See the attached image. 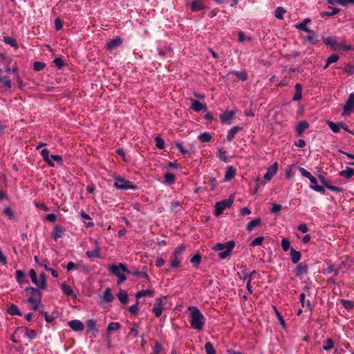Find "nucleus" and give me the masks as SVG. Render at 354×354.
<instances>
[{
  "label": "nucleus",
  "mask_w": 354,
  "mask_h": 354,
  "mask_svg": "<svg viewBox=\"0 0 354 354\" xmlns=\"http://www.w3.org/2000/svg\"><path fill=\"white\" fill-rule=\"evenodd\" d=\"M308 270V266L303 263H299L297 266L295 270V274L298 277L301 276L304 274H306Z\"/></svg>",
  "instance_id": "obj_27"
},
{
  "label": "nucleus",
  "mask_w": 354,
  "mask_h": 354,
  "mask_svg": "<svg viewBox=\"0 0 354 354\" xmlns=\"http://www.w3.org/2000/svg\"><path fill=\"white\" fill-rule=\"evenodd\" d=\"M252 39L249 36H247L245 35V33L243 32V31H240L239 32V41L240 42H243V41H251Z\"/></svg>",
  "instance_id": "obj_60"
},
{
  "label": "nucleus",
  "mask_w": 354,
  "mask_h": 354,
  "mask_svg": "<svg viewBox=\"0 0 354 354\" xmlns=\"http://www.w3.org/2000/svg\"><path fill=\"white\" fill-rule=\"evenodd\" d=\"M286 10L282 7H278L274 11V17L277 19H282L283 18V15L285 14Z\"/></svg>",
  "instance_id": "obj_45"
},
{
  "label": "nucleus",
  "mask_w": 354,
  "mask_h": 354,
  "mask_svg": "<svg viewBox=\"0 0 354 354\" xmlns=\"http://www.w3.org/2000/svg\"><path fill=\"white\" fill-rule=\"evenodd\" d=\"M129 312L132 314V315H136L139 310V307H138V300H136V303L131 306H129Z\"/></svg>",
  "instance_id": "obj_62"
},
{
  "label": "nucleus",
  "mask_w": 354,
  "mask_h": 354,
  "mask_svg": "<svg viewBox=\"0 0 354 354\" xmlns=\"http://www.w3.org/2000/svg\"><path fill=\"white\" fill-rule=\"evenodd\" d=\"M354 111V93H351L343 106L342 115L348 116Z\"/></svg>",
  "instance_id": "obj_7"
},
{
  "label": "nucleus",
  "mask_w": 354,
  "mask_h": 354,
  "mask_svg": "<svg viewBox=\"0 0 354 354\" xmlns=\"http://www.w3.org/2000/svg\"><path fill=\"white\" fill-rule=\"evenodd\" d=\"M129 274L133 275V276H136L139 278H143V279H146V281H149V280H150L148 274H147V272H140L139 270L129 271Z\"/></svg>",
  "instance_id": "obj_36"
},
{
  "label": "nucleus",
  "mask_w": 354,
  "mask_h": 354,
  "mask_svg": "<svg viewBox=\"0 0 354 354\" xmlns=\"http://www.w3.org/2000/svg\"><path fill=\"white\" fill-rule=\"evenodd\" d=\"M109 270L112 275L116 276L118 278V283H123L126 281L127 277L124 272H129V270L127 268L126 266L122 263L110 265L109 266Z\"/></svg>",
  "instance_id": "obj_2"
},
{
  "label": "nucleus",
  "mask_w": 354,
  "mask_h": 354,
  "mask_svg": "<svg viewBox=\"0 0 354 354\" xmlns=\"http://www.w3.org/2000/svg\"><path fill=\"white\" fill-rule=\"evenodd\" d=\"M164 183L167 185H172L175 183V176L170 172H167L164 176Z\"/></svg>",
  "instance_id": "obj_37"
},
{
  "label": "nucleus",
  "mask_w": 354,
  "mask_h": 354,
  "mask_svg": "<svg viewBox=\"0 0 354 354\" xmlns=\"http://www.w3.org/2000/svg\"><path fill=\"white\" fill-rule=\"evenodd\" d=\"M281 247L283 251L287 252L290 248V241L286 238H283L281 240Z\"/></svg>",
  "instance_id": "obj_58"
},
{
  "label": "nucleus",
  "mask_w": 354,
  "mask_h": 354,
  "mask_svg": "<svg viewBox=\"0 0 354 354\" xmlns=\"http://www.w3.org/2000/svg\"><path fill=\"white\" fill-rule=\"evenodd\" d=\"M154 295V291L152 290H142L140 291H138L136 293V300H139L140 298L142 297L149 296L150 297H152Z\"/></svg>",
  "instance_id": "obj_22"
},
{
  "label": "nucleus",
  "mask_w": 354,
  "mask_h": 354,
  "mask_svg": "<svg viewBox=\"0 0 354 354\" xmlns=\"http://www.w3.org/2000/svg\"><path fill=\"white\" fill-rule=\"evenodd\" d=\"M324 43L327 45L330 46L334 50H336L337 48L336 46V38L333 37H328L324 39Z\"/></svg>",
  "instance_id": "obj_32"
},
{
  "label": "nucleus",
  "mask_w": 354,
  "mask_h": 354,
  "mask_svg": "<svg viewBox=\"0 0 354 354\" xmlns=\"http://www.w3.org/2000/svg\"><path fill=\"white\" fill-rule=\"evenodd\" d=\"M190 261L194 267H196L201 262V257L199 254H196L192 257V259H190Z\"/></svg>",
  "instance_id": "obj_50"
},
{
  "label": "nucleus",
  "mask_w": 354,
  "mask_h": 354,
  "mask_svg": "<svg viewBox=\"0 0 354 354\" xmlns=\"http://www.w3.org/2000/svg\"><path fill=\"white\" fill-rule=\"evenodd\" d=\"M233 203L234 198L232 196H230L227 199H224L217 202L215 205L214 215L216 216H219L223 212L224 210H225L227 208H230L233 204Z\"/></svg>",
  "instance_id": "obj_4"
},
{
  "label": "nucleus",
  "mask_w": 354,
  "mask_h": 354,
  "mask_svg": "<svg viewBox=\"0 0 354 354\" xmlns=\"http://www.w3.org/2000/svg\"><path fill=\"white\" fill-rule=\"evenodd\" d=\"M122 41L120 37H116L109 42L107 43L106 47L109 50L116 49L121 44Z\"/></svg>",
  "instance_id": "obj_16"
},
{
  "label": "nucleus",
  "mask_w": 354,
  "mask_h": 354,
  "mask_svg": "<svg viewBox=\"0 0 354 354\" xmlns=\"http://www.w3.org/2000/svg\"><path fill=\"white\" fill-rule=\"evenodd\" d=\"M339 175L346 179H350L354 176V169L346 167L344 170H342L339 173Z\"/></svg>",
  "instance_id": "obj_21"
},
{
  "label": "nucleus",
  "mask_w": 354,
  "mask_h": 354,
  "mask_svg": "<svg viewBox=\"0 0 354 354\" xmlns=\"http://www.w3.org/2000/svg\"><path fill=\"white\" fill-rule=\"evenodd\" d=\"M163 304H162V298H156L154 306L152 308V312L154 313L156 317H159L162 313Z\"/></svg>",
  "instance_id": "obj_8"
},
{
  "label": "nucleus",
  "mask_w": 354,
  "mask_h": 354,
  "mask_svg": "<svg viewBox=\"0 0 354 354\" xmlns=\"http://www.w3.org/2000/svg\"><path fill=\"white\" fill-rule=\"evenodd\" d=\"M278 169V163L274 162L268 169L266 173L264 174V179L267 181H270L272 177L276 174Z\"/></svg>",
  "instance_id": "obj_11"
},
{
  "label": "nucleus",
  "mask_w": 354,
  "mask_h": 354,
  "mask_svg": "<svg viewBox=\"0 0 354 354\" xmlns=\"http://www.w3.org/2000/svg\"><path fill=\"white\" fill-rule=\"evenodd\" d=\"M310 35L306 38L307 41L311 44H315L317 41V37L315 32L312 30V32H308Z\"/></svg>",
  "instance_id": "obj_52"
},
{
  "label": "nucleus",
  "mask_w": 354,
  "mask_h": 354,
  "mask_svg": "<svg viewBox=\"0 0 354 354\" xmlns=\"http://www.w3.org/2000/svg\"><path fill=\"white\" fill-rule=\"evenodd\" d=\"M115 182L113 185L118 189L128 190V189H136V186L130 181L125 180L116 176L114 177Z\"/></svg>",
  "instance_id": "obj_6"
},
{
  "label": "nucleus",
  "mask_w": 354,
  "mask_h": 354,
  "mask_svg": "<svg viewBox=\"0 0 354 354\" xmlns=\"http://www.w3.org/2000/svg\"><path fill=\"white\" fill-rule=\"evenodd\" d=\"M156 146L158 149H162L165 147V141L159 136L155 138Z\"/></svg>",
  "instance_id": "obj_57"
},
{
  "label": "nucleus",
  "mask_w": 354,
  "mask_h": 354,
  "mask_svg": "<svg viewBox=\"0 0 354 354\" xmlns=\"http://www.w3.org/2000/svg\"><path fill=\"white\" fill-rule=\"evenodd\" d=\"M191 101H192L191 109L193 111H194L196 112H199L202 110L207 111V107L205 106V105H204L199 101H198L196 100H194V99H192Z\"/></svg>",
  "instance_id": "obj_14"
},
{
  "label": "nucleus",
  "mask_w": 354,
  "mask_h": 354,
  "mask_svg": "<svg viewBox=\"0 0 354 354\" xmlns=\"http://www.w3.org/2000/svg\"><path fill=\"white\" fill-rule=\"evenodd\" d=\"M341 303L344 308L347 310H351L354 306V302L350 300L342 299Z\"/></svg>",
  "instance_id": "obj_55"
},
{
  "label": "nucleus",
  "mask_w": 354,
  "mask_h": 354,
  "mask_svg": "<svg viewBox=\"0 0 354 354\" xmlns=\"http://www.w3.org/2000/svg\"><path fill=\"white\" fill-rule=\"evenodd\" d=\"M86 255L88 258L100 257V249L98 248H96L95 250H93L92 251H87L86 252Z\"/></svg>",
  "instance_id": "obj_47"
},
{
  "label": "nucleus",
  "mask_w": 354,
  "mask_h": 354,
  "mask_svg": "<svg viewBox=\"0 0 354 354\" xmlns=\"http://www.w3.org/2000/svg\"><path fill=\"white\" fill-rule=\"evenodd\" d=\"M260 222H261V219L259 218H257L250 221L247 225V227H246L247 230L248 232L252 231L254 227H256L257 226H258L260 224Z\"/></svg>",
  "instance_id": "obj_35"
},
{
  "label": "nucleus",
  "mask_w": 354,
  "mask_h": 354,
  "mask_svg": "<svg viewBox=\"0 0 354 354\" xmlns=\"http://www.w3.org/2000/svg\"><path fill=\"white\" fill-rule=\"evenodd\" d=\"M234 111H227L220 115V119L223 123L230 124L234 119Z\"/></svg>",
  "instance_id": "obj_12"
},
{
  "label": "nucleus",
  "mask_w": 354,
  "mask_h": 354,
  "mask_svg": "<svg viewBox=\"0 0 354 354\" xmlns=\"http://www.w3.org/2000/svg\"><path fill=\"white\" fill-rule=\"evenodd\" d=\"M117 297L120 301L123 304H127L129 301L128 294L123 290L119 291Z\"/></svg>",
  "instance_id": "obj_30"
},
{
  "label": "nucleus",
  "mask_w": 354,
  "mask_h": 354,
  "mask_svg": "<svg viewBox=\"0 0 354 354\" xmlns=\"http://www.w3.org/2000/svg\"><path fill=\"white\" fill-rule=\"evenodd\" d=\"M301 257V252L295 250L293 248H290V259L293 263H297Z\"/></svg>",
  "instance_id": "obj_23"
},
{
  "label": "nucleus",
  "mask_w": 354,
  "mask_h": 354,
  "mask_svg": "<svg viewBox=\"0 0 354 354\" xmlns=\"http://www.w3.org/2000/svg\"><path fill=\"white\" fill-rule=\"evenodd\" d=\"M232 73L235 75L237 78L242 81H245L248 78L247 74L245 72L234 71Z\"/></svg>",
  "instance_id": "obj_51"
},
{
  "label": "nucleus",
  "mask_w": 354,
  "mask_h": 354,
  "mask_svg": "<svg viewBox=\"0 0 354 354\" xmlns=\"http://www.w3.org/2000/svg\"><path fill=\"white\" fill-rule=\"evenodd\" d=\"M234 246L235 242L234 241H229L225 243H218L216 244L213 247V250L216 252L221 251V252L218 253V257L221 259H224L230 254Z\"/></svg>",
  "instance_id": "obj_3"
},
{
  "label": "nucleus",
  "mask_w": 354,
  "mask_h": 354,
  "mask_svg": "<svg viewBox=\"0 0 354 354\" xmlns=\"http://www.w3.org/2000/svg\"><path fill=\"white\" fill-rule=\"evenodd\" d=\"M241 129V128L239 127H237V126H235L234 127H232V129H230L228 132H227V137H226V139L227 141L230 142L232 141L236 133Z\"/></svg>",
  "instance_id": "obj_31"
},
{
  "label": "nucleus",
  "mask_w": 354,
  "mask_h": 354,
  "mask_svg": "<svg viewBox=\"0 0 354 354\" xmlns=\"http://www.w3.org/2000/svg\"><path fill=\"white\" fill-rule=\"evenodd\" d=\"M121 328V325L119 322H111L107 326V330L109 332L113 330H118Z\"/></svg>",
  "instance_id": "obj_48"
},
{
  "label": "nucleus",
  "mask_w": 354,
  "mask_h": 354,
  "mask_svg": "<svg viewBox=\"0 0 354 354\" xmlns=\"http://www.w3.org/2000/svg\"><path fill=\"white\" fill-rule=\"evenodd\" d=\"M309 124L306 121L299 122L296 126V132L298 136H301L303 135L304 132L308 129Z\"/></svg>",
  "instance_id": "obj_15"
},
{
  "label": "nucleus",
  "mask_w": 354,
  "mask_h": 354,
  "mask_svg": "<svg viewBox=\"0 0 354 354\" xmlns=\"http://www.w3.org/2000/svg\"><path fill=\"white\" fill-rule=\"evenodd\" d=\"M205 350L207 354H216V351L210 342L205 344Z\"/></svg>",
  "instance_id": "obj_44"
},
{
  "label": "nucleus",
  "mask_w": 354,
  "mask_h": 354,
  "mask_svg": "<svg viewBox=\"0 0 354 354\" xmlns=\"http://www.w3.org/2000/svg\"><path fill=\"white\" fill-rule=\"evenodd\" d=\"M205 8V6L201 1H199L198 0H194L192 2V6H191V10L192 12H198V11H200V10H203Z\"/></svg>",
  "instance_id": "obj_18"
},
{
  "label": "nucleus",
  "mask_w": 354,
  "mask_h": 354,
  "mask_svg": "<svg viewBox=\"0 0 354 354\" xmlns=\"http://www.w3.org/2000/svg\"><path fill=\"white\" fill-rule=\"evenodd\" d=\"M185 247L184 245H180L177 247L172 254V260L171 261V266L174 268H178L181 266L182 258L180 257L183 252L185 251Z\"/></svg>",
  "instance_id": "obj_5"
},
{
  "label": "nucleus",
  "mask_w": 354,
  "mask_h": 354,
  "mask_svg": "<svg viewBox=\"0 0 354 354\" xmlns=\"http://www.w3.org/2000/svg\"><path fill=\"white\" fill-rule=\"evenodd\" d=\"M25 335L30 339H33L36 337V333L34 330L26 328Z\"/></svg>",
  "instance_id": "obj_61"
},
{
  "label": "nucleus",
  "mask_w": 354,
  "mask_h": 354,
  "mask_svg": "<svg viewBox=\"0 0 354 354\" xmlns=\"http://www.w3.org/2000/svg\"><path fill=\"white\" fill-rule=\"evenodd\" d=\"M8 313L10 315H18V316H21L22 314L21 313V311L19 310V308L17 307V305L12 304H11L9 308H8Z\"/></svg>",
  "instance_id": "obj_28"
},
{
  "label": "nucleus",
  "mask_w": 354,
  "mask_h": 354,
  "mask_svg": "<svg viewBox=\"0 0 354 354\" xmlns=\"http://www.w3.org/2000/svg\"><path fill=\"white\" fill-rule=\"evenodd\" d=\"M40 278V283L39 285V288L46 290L47 288V280H46V276L45 273L41 272L39 274Z\"/></svg>",
  "instance_id": "obj_40"
},
{
  "label": "nucleus",
  "mask_w": 354,
  "mask_h": 354,
  "mask_svg": "<svg viewBox=\"0 0 354 354\" xmlns=\"http://www.w3.org/2000/svg\"><path fill=\"white\" fill-rule=\"evenodd\" d=\"M41 156L43 158L44 160L46 162L50 167H54L55 163L50 159V156L49 155V151L47 149H43L41 151Z\"/></svg>",
  "instance_id": "obj_20"
},
{
  "label": "nucleus",
  "mask_w": 354,
  "mask_h": 354,
  "mask_svg": "<svg viewBox=\"0 0 354 354\" xmlns=\"http://www.w3.org/2000/svg\"><path fill=\"white\" fill-rule=\"evenodd\" d=\"M86 325H87V329H88V332H93V333H97V329L96 328V323H95V321L91 319H88L87 322H86Z\"/></svg>",
  "instance_id": "obj_39"
},
{
  "label": "nucleus",
  "mask_w": 354,
  "mask_h": 354,
  "mask_svg": "<svg viewBox=\"0 0 354 354\" xmlns=\"http://www.w3.org/2000/svg\"><path fill=\"white\" fill-rule=\"evenodd\" d=\"M306 295L304 292L301 293L299 295V301L301 304L302 308H306L308 310H311L312 308V304L309 300L306 301L305 300Z\"/></svg>",
  "instance_id": "obj_26"
},
{
  "label": "nucleus",
  "mask_w": 354,
  "mask_h": 354,
  "mask_svg": "<svg viewBox=\"0 0 354 354\" xmlns=\"http://www.w3.org/2000/svg\"><path fill=\"white\" fill-rule=\"evenodd\" d=\"M235 173V169L232 166H228L225 174V180L230 181L232 180L234 177Z\"/></svg>",
  "instance_id": "obj_24"
},
{
  "label": "nucleus",
  "mask_w": 354,
  "mask_h": 354,
  "mask_svg": "<svg viewBox=\"0 0 354 354\" xmlns=\"http://www.w3.org/2000/svg\"><path fill=\"white\" fill-rule=\"evenodd\" d=\"M61 289L64 295L66 296H71L73 297H76V294L74 292L73 288L68 286L66 283H62L61 285Z\"/></svg>",
  "instance_id": "obj_17"
},
{
  "label": "nucleus",
  "mask_w": 354,
  "mask_h": 354,
  "mask_svg": "<svg viewBox=\"0 0 354 354\" xmlns=\"http://www.w3.org/2000/svg\"><path fill=\"white\" fill-rule=\"evenodd\" d=\"M65 232V228L60 225H55L52 231V239L57 241L59 238L62 237Z\"/></svg>",
  "instance_id": "obj_10"
},
{
  "label": "nucleus",
  "mask_w": 354,
  "mask_h": 354,
  "mask_svg": "<svg viewBox=\"0 0 354 354\" xmlns=\"http://www.w3.org/2000/svg\"><path fill=\"white\" fill-rule=\"evenodd\" d=\"M311 21L310 19L306 18L300 24L295 26L296 28L305 32H312V30L308 28L306 25Z\"/></svg>",
  "instance_id": "obj_19"
},
{
  "label": "nucleus",
  "mask_w": 354,
  "mask_h": 354,
  "mask_svg": "<svg viewBox=\"0 0 354 354\" xmlns=\"http://www.w3.org/2000/svg\"><path fill=\"white\" fill-rule=\"evenodd\" d=\"M39 297H40V295ZM28 302L32 305V309L34 310H37L39 308L40 299L31 296L28 298Z\"/></svg>",
  "instance_id": "obj_33"
},
{
  "label": "nucleus",
  "mask_w": 354,
  "mask_h": 354,
  "mask_svg": "<svg viewBox=\"0 0 354 354\" xmlns=\"http://www.w3.org/2000/svg\"><path fill=\"white\" fill-rule=\"evenodd\" d=\"M327 124L328 125L329 128L330 129V130L333 132V133H339L340 129H339V126L337 125V123H335L332 121H330V120H328L326 122Z\"/></svg>",
  "instance_id": "obj_46"
},
{
  "label": "nucleus",
  "mask_w": 354,
  "mask_h": 354,
  "mask_svg": "<svg viewBox=\"0 0 354 354\" xmlns=\"http://www.w3.org/2000/svg\"><path fill=\"white\" fill-rule=\"evenodd\" d=\"M189 323L194 330L200 331L203 330L205 324V318L201 310L196 306H189Z\"/></svg>",
  "instance_id": "obj_1"
},
{
  "label": "nucleus",
  "mask_w": 354,
  "mask_h": 354,
  "mask_svg": "<svg viewBox=\"0 0 354 354\" xmlns=\"http://www.w3.org/2000/svg\"><path fill=\"white\" fill-rule=\"evenodd\" d=\"M329 8L331 10V11L330 12L324 11V12H321V14H320L321 17H324L325 16L331 17V16H333V15L337 14L339 12V8H331V7H329Z\"/></svg>",
  "instance_id": "obj_43"
},
{
  "label": "nucleus",
  "mask_w": 354,
  "mask_h": 354,
  "mask_svg": "<svg viewBox=\"0 0 354 354\" xmlns=\"http://www.w3.org/2000/svg\"><path fill=\"white\" fill-rule=\"evenodd\" d=\"M212 136L208 132H204L198 135V138L202 142H208L212 140Z\"/></svg>",
  "instance_id": "obj_38"
},
{
  "label": "nucleus",
  "mask_w": 354,
  "mask_h": 354,
  "mask_svg": "<svg viewBox=\"0 0 354 354\" xmlns=\"http://www.w3.org/2000/svg\"><path fill=\"white\" fill-rule=\"evenodd\" d=\"M217 157L219 158L220 160H221L223 162H226L227 161V152L223 148H220L218 150Z\"/></svg>",
  "instance_id": "obj_42"
},
{
  "label": "nucleus",
  "mask_w": 354,
  "mask_h": 354,
  "mask_svg": "<svg viewBox=\"0 0 354 354\" xmlns=\"http://www.w3.org/2000/svg\"><path fill=\"white\" fill-rule=\"evenodd\" d=\"M302 97V86L300 84H297L295 85V93L293 96L292 100L294 101H299L301 99Z\"/></svg>",
  "instance_id": "obj_29"
},
{
  "label": "nucleus",
  "mask_w": 354,
  "mask_h": 354,
  "mask_svg": "<svg viewBox=\"0 0 354 354\" xmlns=\"http://www.w3.org/2000/svg\"><path fill=\"white\" fill-rule=\"evenodd\" d=\"M324 187H326L327 189H328L329 190H330L332 192H342L343 191V189L342 187L333 186V185H329L326 183H324Z\"/></svg>",
  "instance_id": "obj_54"
},
{
  "label": "nucleus",
  "mask_w": 354,
  "mask_h": 354,
  "mask_svg": "<svg viewBox=\"0 0 354 354\" xmlns=\"http://www.w3.org/2000/svg\"><path fill=\"white\" fill-rule=\"evenodd\" d=\"M11 86V81L8 77H1L0 75V90H2L4 87L6 89H10Z\"/></svg>",
  "instance_id": "obj_25"
},
{
  "label": "nucleus",
  "mask_w": 354,
  "mask_h": 354,
  "mask_svg": "<svg viewBox=\"0 0 354 354\" xmlns=\"http://www.w3.org/2000/svg\"><path fill=\"white\" fill-rule=\"evenodd\" d=\"M339 50H342L344 51L353 50L354 49L353 46L351 45H348L345 42H341L339 46Z\"/></svg>",
  "instance_id": "obj_59"
},
{
  "label": "nucleus",
  "mask_w": 354,
  "mask_h": 354,
  "mask_svg": "<svg viewBox=\"0 0 354 354\" xmlns=\"http://www.w3.org/2000/svg\"><path fill=\"white\" fill-rule=\"evenodd\" d=\"M68 326L75 332H81L84 329V325L82 322L78 319H73L68 322Z\"/></svg>",
  "instance_id": "obj_9"
},
{
  "label": "nucleus",
  "mask_w": 354,
  "mask_h": 354,
  "mask_svg": "<svg viewBox=\"0 0 354 354\" xmlns=\"http://www.w3.org/2000/svg\"><path fill=\"white\" fill-rule=\"evenodd\" d=\"M309 180L310 182V189L322 194L325 193V189L324 187L317 185V180L315 177L313 176L311 178H309Z\"/></svg>",
  "instance_id": "obj_13"
},
{
  "label": "nucleus",
  "mask_w": 354,
  "mask_h": 354,
  "mask_svg": "<svg viewBox=\"0 0 354 354\" xmlns=\"http://www.w3.org/2000/svg\"><path fill=\"white\" fill-rule=\"evenodd\" d=\"M103 300L106 302H111L114 299L113 295L111 294L110 289L108 288L104 291L103 296Z\"/></svg>",
  "instance_id": "obj_41"
},
{
  "label": "nucleus",
  "mask_w": 354,
  "mask_h": 354,
  "mask_svg": "<svg viewBox=\"0 0 354 354\" xmlns=\"http://www.w3.org/2000/svg\"><path fill=\"white\" fill-rule=\"evenodd\" d=\"M30 277L31 279L32 282L39 288V285L40 283V278L37 277V273L35 270L31 269L29 272Z\"/></svg>",
  "instance_id": "obj_34"
},
{
  "label": "nucleus",
  "mask_w": 354,
  "mask_h": 354,
  "mask_svg": "<svg viewBox=\"0 0 354 354\" xmlns=\"http://www.w3.org/2000/svg\"><path fill=\"white\" fill-rule=\"evenodd\" d=\"M339 57L338 55L333 54V55H331L330 56H329L328 57V59H326V61L328 62V64H331L337 62L339 60Z\"/></svg>",
  "instance_id": "obj_63"
},
{
  "label": "nucleus",
  "mask_w": 354,
  "mask_h": 354,
  "mask_svg": "<svg viewBox=\"0 0 354 354\" xmlns=\"http://www.w3.org/2000/svg\"><path fill=\"white\" fill-rule=\"evenodd\" d=\"M264 240L263 236H258L255 238L251 243L250 246L254 247V246H259L261 245L263 243V241Z\"/></svg>",
  "instance_id": "obj_53"
},
{
  "label": "nucleus",
  "mask_w": 354,
  "mask_h": 354,
  "mask_svg": "<svg viewBox=\"0 0 354 354\" xmlns=\"http://www.w3.org/2000/svg\"><path fill=\"white\" fill-rule=\"evenodd\" d=\"M334 346V343L330 338L326 339V343L323 345L322 348L325 351H329Z\"/></svg>",
  "instance_id": "obj_56"
},
{
  "label": "nucleus",
  "mask_w": 354,
  "mask_h": 354,
  "mask_svg": "<svg viewBox=\"0 0 354 354\" xmlns=\"http://www.w3.org/2000/svg\"><path fill=\"white\" fill-rule=\"evenodd\" d=\"M138 329L139 325L136 323H134L132 327L130 328L129 334L133 335V337H137L139 335Z\"/></svg>",
  "instance_id": "obj_49"
},
{
  "label": "nucleus",
  "mask_w": 354,
  "mask_h": 354,
  "mask_svg": "<svg viewBox=\"0 0 354 354\" xmlns=\"http://www.w3.org/2000/svg\"><path fill=\"white\" fill-rule=\"evenodd\" d=\"M344 71L345 73L348 74L349 75H352L354 73V65L348 64L346 65Z\"/></svg>",
  "instance_id": "obj_64"
}]
</instances>
